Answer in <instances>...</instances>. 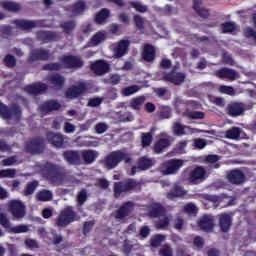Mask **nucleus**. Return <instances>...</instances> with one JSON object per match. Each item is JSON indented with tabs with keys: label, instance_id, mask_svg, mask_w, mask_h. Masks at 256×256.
Instances as JSON below:
<instances>
[{
	"label": "nucleus",
	"instance_id": "nucleus-1",
	"mask_svg": "<svg viewBox=\"0 0 256 256\" xmlns=\"http://www.w3.org/2000/svg\"><path fill=\"white\" fill-rule=\"evenodd\" d=\"M151 217H158L159 221L156 222L158 229H166L169 227V221H171V216L165 214V208H162L161 204H153L150 210Z\"/></svg>",
	"mask_w": 256,
	"mask_h": 256
},
{
	"label": "nucleus",
	"instance_id": "nucleus-2",
	"mask_svg": "<svg viewBox=\"0 0 256 256\" xmlns=\"http://www.w3.org/2000/svg\"><path fill=\"white\" fill-rule=\"evenodd\" d=\"M121 161H125V163H131V156L125 153L124 151H114L106 158V167L108 169H115Z\"/></svg>",
	"mask_w": 256,
	"mask_h": 256
},
{
	"label": "nucleus",
	"instance_id": "nucleus-3",
	"mask_svg": "<svg viewBox=\"0 0 256 256\" xmlns=\"http://www.w3.org/2000/svg\"><path fill=\"white\" fill-rule=\"evenodd\" d=\"M185 165V160L181 159H170L161 164L159 171L162 175H175L179 172V169Z\"/></svg>",
	"mask_w": 256,
	"mask_h": 256
},
{
	"label": "nucleus",
	"instance_id": "nucleus-4",
	"mask_svg": "<svg viewBox=\"0 0 256 256\" xmlns=\"http://www.w3.org/2000/svg\"><path fill=\"white\" fill-rule=\"evenodd\" d=\"M0 225L4 227L8 233H27V231H29V226L25 224L13 226L9 218H7V214L3 212H0Z\"/></svg>",
	"mask_w": 256,
	"mask_h": 256
},
{
	"label": "nucleus",
	"instance_id": "nucleus-5",
	"mask_svg": "<svg viewBox=\"0 0 256 256\" xmlns=\"http://www.w3.org/2000/svg\"><path fill=\"white\" fill-rule=\"evenodd\" d=\"M73 221H75V212H73L72 207H66L60 213L56 225H58V227H67V225L73 223Z\"/></svg>",
	"mask_w": 256,
	"mask_h": 256
},
{
	"label": "nucleus",
	"instance_id": "nucleus-6",
	"mask_svg": "<svg viewBox=\"0 0 256 256\" xmlns=\"http://www.w3.org/2000/svg\"><path fill=\"white\" fill-rule=\"evenodd\" d=\"M9 211L15 219L25 217V204L20 200H12L9 202Z\"/></svg>",
	"mask_w": 256,
	"mask_h": 256
},
{
	"label": "nucleus",
	"instance_id": "nucleus-7",
	"mask_svg": "<svg viewBox=\"0 0 256 256\" xmlns=\"http://www.w3.org/2000/svg\"><path fill=\"white\" fill-rule=\"evenodd\" d=\"M139 183L135 180H128L126 182H119L114 184V193L116 197H119L121 193H125L126 191H131V189H135Z\"/></svg>",
	"mask_w": 256,
	"mask_h": 256
},
{
	"label": "nucleus",
	"instance_id": "nucleus-8",
	"mask_svg": "<svg viewBox=\"0 0 256 256\" xmlns=\"http://www.w3.org/2000/svg\"><path fill=\"white\" fill-rule=\"evenodd\" d=\"M111 49L113 51V57H123V55H125L129 49V41L121 40L118 43H114L111 45Z\"/></svg>",
	"mask_w": 256,
	"mask_h": 256
},
{
	"label": "nucleus",
	"instance_id": "nucleus-9",
	"mask_svg": "<svg viewBox=\"0 0 256 256\" xmlns=\"http://www.w3.org/2000/svg\"><path fill=\"white\" fill-rule=\"evenodd\" d=\"M172 133L174 135H178V137H181L183 135H193V133H197V129H193L189 126H185L180 122H175L172 125Z\"/></svg>",
	"mask_w": 256,
	"mask_h": 256
},
{
	"label": "nucleus",
	"instance_id": "nucleus-10",
	"mask_svg": "<svg viewBox=\"0 0 256 256\" xmlns=\"http://www.w3.org/2000/svg\"><path fill=\"white\" fill-rule=\"evenodd\" d=\"M0 116L3 119H19L21 117V109L15 108L12 110L7 109V106H4L2 103H0Z\"/></svg>",
	"mask_w": 256,
	"mask_h": 256
},
{
	"label": "nucleus",
	"instance_id": "nucleus-11",
	"mask_svg": "<svg viewBox=\"0 0 256 256\" xmlns=\"http://www.w3.org/2000/svg\"><path fill=\"white\" fill-rule=\"evenodd\" d=\"M85 91H87V84L80 82L67 90L66 97L68 99H75V97L83 95Z\"/></svg>",
	"mask_w": 256,
	"mask_h": 256
},
{
	"label": "nucleus",
	"instance_id": "nucleus-12",
	"mask_svg": "<svg viewBox=\"0 0 256 256\" xmlns=\"http://www.w3.org/2000/svg\"><path fill=\"white\" fill-rule=\"evenodd\" d=\"M204 179H207V171L203 167H197L190 173L188 181L197 184Z\"/></svg>",
	"mask_w": 256,
	"mask_h": 256
},
{
	"label": "nucleus",
	"instance_id": "nucleus-13",
	"mask_svg": "<svg viewBox=\"0 0 256 256\" xmlns=\"http://www.w3.org/2000/svg\"><path fill=\"white\" fill-rule=\"evenodd\" d=\"M91 69L96 75H105L109 72V64L103 60H98L91 64Z\"/></svg>",
	"mask_w": 256,
	"mask_h": 256
},
{
	"label": "nucleus",
	"instance_id": "nucleus-14",
	"mask_svg": "<svg viewBox=\"0 0 256 256\" xmlns=\"http://www.w3.org/2000/svg\"><path fill=\"white\" fill-rule=\"evenodd\" d=\"M227 179L233 185H241L245 181V175L240 170H233L227 175Z\"/></svg>",
	"mask_w": 256,
	"mask_h": 256
},
{
	"label": "nucleus",
	"instance_id": "nucleus-15",
	"mask_svg": "<svg viewBox=\"0 0 256 256\" xmlns=\"http://www.w3.org/2000/svg\"><path fill=\"white\" fill-rule=\"evenodd\" d=\"M160 138L154 146V151H156V153H163L165 151V149H167V147H169V145H171V143L169 142V138H167V134L166 133H161L160 134Z\"/></svg>",
	"mask_w": 256,
	"mask_h": 256
},
{
	"label": "nucleus",
	"instance_id": "nucleus-16",
	"mask_svg": "<svg viewBox=\"0 0 256 256\" xmlns=\"http://www.w3.org/2000/svg\"><path fill=\"white\" fill-rule=\"evenodd\" d=\"M62 65L63 67H82L83 66V61H81L80 58L75 57V56H65L62 59Z\"/></svg>",
	"mask_w": 256,
	"mask_h": 256
},
{
	"label": "nucleus",
	"instance_id": "nucleus-17",
	"mask_svg": "<svg viewBox=\"0 0 256 256\" xmlns=\"http://www.w3.org/2000/svg\"><path fill=\"white\" fill-rule=\"evenodd\" d=\"M163 79L165 81H170V83H174V85H181V83L185 81V74L173 71L171 74L164 75Z\"/></svg>",
	"mask_w": 256,
	"mask_h": 256
},
{
	"label": "nucleus",
	"instance_id": "nucleus-18",
	"mask_svg": "<svg viewBox=\"0 0 256 256\" xmlns=\"http://www.w3.org/2000/svg\"><path fill=\"white\" fill-rule=\"evenodd\" d=\"M198 225L202 231H211L213 229V216L204 215L198 222Z\"/></svg>",
	"mask_w": 256,
	"mask_h": 256
},
{
	"label": "nucleus",
	"instance_id": "nucleus-19",
	"mask_svg": "<svg viewBox=\"0 0 256 256\" xmlns=\"http://www.w3.org/2000/svg\"><path fill=\"white\" fill-rule=\"evenodd\" d=\"M149 167H153V160L143 157L138 162V167H133L131 170V175H135L136 169H140L141 171H146Z\"/></svg>",
	"mask_w": 256,
	"mask_h": 256
},
{
	"label": "nucleus",
	"instance_id": "nucleus-20",
	"mask_svg": "<svg viewBox=\"0 0 256 256\" xmlns=\"http://www.w3.org/2000/svg\"><path fill=\"white\" fill-rule=\"evenodd\" d=\"M237 75V72L229 68H222L217 72V76L220 77V79H229V81H235Z\"/></svg>",
	"mask_w": 256,
	"mask_h": 256
},
{
	"label": "nucleus",
	"instance_id": "nucleus-21",
	"mask_svg": "<svg viewBox=\"0 0 256 256\" xmlns=\"http://www.w3.org/2000/svg\"><path fill=\"white\" fill-rule=\"evenodd\" d=\"M45 89H47V85L43 83H36V84L26 86L25 92L29 93L30 95H37L39 93H43Z\"/></svg>",
	"mask_w": 256,
	"mask_h": 256
},
{
	"label": "nucleus",
	"instance_id": "nucleus-22",
	"mask_svg": "<svg viewBox=\"0 0 256 256\" xmlns=\"http://www.w3.org/2000/svg\"><path fill=\"white\" fill-rule=\"evenodd\" d=\"M60 107L61 104H59L57 101L50 100L40 106V111H42V113H49V111H57V109Z\"/></svg>",
	"mask_w": 256,
	"mask_h": 256
},
{
	"label": "nucleus",
	"instance_id": "nucleus-23",
	"mask_svg": "<svg viewBox=\"0 0 256 256\" xmlns=\"http://www.w3.org/2000/svg\"><path fill=\"white\" fill-rule=\"evenodd\" d=\"M133 209V203L127 202L125 203L116 213V219H123L131 213Z\"/></svg>",
	"mask_w": 256,
	"mask_h": 256
},
{
	"label": "nucleus",
	"instance_id": "nucleus-24",
	"mask_svg": "<svg viewBox=\"0 0 256 256\" xmlns=\"http://www.w3.org/2000/svg\"><path fill=\"white\" fill-rule=\"evenodd\" d=\"M219 225H220L221 231H223L224 233H227V231L231 229V216L227 214H221Z\"/></svg>",
	"mask_w": 256,
	"mask_h": 256
},
{
	"label": "nucleus",
	"instance_id": "nucleus-25",
	"mask_svg": "<svg viewBox=\"0 0 256 256\" xmlns=\"http://www.w3.org/2000/svg\"><path fill=\"white\" fill-rule=\"evenodd\" d=\"M47 139L52 145H55V147H63V135L50 132L47 135Z\"/></svg>",
	"mask_w": 256,
	"mask_h": 256
},
{
	"label": "nucleus",
	"instance_id": "nucleus-26",
	"mask_svg": "<svg viewBox=\"0 0 256 256\" xmlns=\"http://www.w3.org/2000/svg\"><path fill=\"white\" fill-rule=\"evenodd\" d=\"M64 159L71 165H79L81 158L78 152L68 151L64 154Z\"/></svg>",
	"mask_w": 256,
	"mask_h": 256
},
{
	"label": "nucleus",
	"instance_id": "nucleus-27",
	"mask_svg": "<svg viewBox=\"0 0 256 256\" xmlns=\"http://www.w3.org/2000/svg\"><path fill=\"white\" fill-rule=\"evenodd\" d=\"M228 111L232 117H237L245 111V107H243V104L241 103H233L229 105Z\"/></svg>",
	"mask_w": 256,
	"mask_h": 256
},
{
	"label": "nucleus",
	"instance_id": "nucleus-28",
	"mask_svg": "<svg viewBox=\"0 0 256 256\" xmlns=\"http://www.w3.org/2000/svg\"><path fill=\"white\" fill-rule=\"evenodd\" d=\"M15 25L18 27V29L27 30L37 27V22L31 20H16Z\"/></svg>",
	"mask_w": 256,
	"mask_h": 256
},
{
	"label": "nucleus",
	"instance_id": "nucleus-29",
	"mask_svg": "<svg viewBox=\"0 0 256 256\" xmlns=\"http://www.w3.org/2000/svg\"><path fill=\"white\" fill-rule=\"evenodd\" d=\"M105 39H107V32L100 31L93 35L90 43H91V45H94V46L101 45V43H103V41H105Z\"/></svg>",
	"mask_w": 256,
	"mask_h": 256
},
{
	"label": "nucleus",
	"instance_id": "nucleus-30",
	"mask_svg": "<svg viewBox=\"0 0 256 256\" xmlns=\"http://www.w3.org/2000/svg\"><path fill=\"white\" fill-rule=\"evenodd\" d=\"M142 57L144 61H153L155 59V48L151 45H146Z\"/></svg>",
	"mask_w": 256,
	"mask_h": 256
},
{
	"label": "nucleus",
	"instance_id": "nucleus-31",
	"mask_svg": "<svg viewBox=\"0 0 256 256\" xmlns=\"http://www.w3.org/2000/svg\"><path fill=\"white\" fill-rule=\"evenodd\" d=\"M82 157L85 161V163H93L97 157H99V153L97 151L93 150H86L82 152Z\"/></svg>",
	"mask_w": 256,
	"mask_h": 256
},
{
	"label": "nucleus",
	"instance_id": "nucleus-32",
	"mask_svg": "<svg viewBox=\"0 0 256 256\" xmlns=\"http://www.w3.org/2000/svg\"><path fill=\"white\" fill-rule=\"evenodd\" d=\"M187 195V191L181 186H175L172 191L168 193V199H173L175 197H183Z\"/></svg>",
	"mask_w": 256,
	"mask_h": 256
},
{
	"label": "nucleus",
	"instance_id": "nucleus-33",
	"mask_svg": "<svg viewBox=\"0 0 256 256\" xmlns=\"http://www.w3.org/2000/svg\"><path fill=\"white\" fill-rule=\"evenodd\" d=\"M0 5L1 7H3V9H6L7 11H21V5L15 2L2 1Z\"/></svg>",
	"mask_w": 256,
	"mask_h": 256
},
{
	"label": "nucleus",
	"instance_id": "nucleus-34",
	"mask_svg": "<svg viewBox=\"0 0 256 256\" xmlns=\"http://www.w3.org/2000/svg\"><path fill=\"white\" fill-rule=\"evenodd\" d=\"M49 57V52L45 50H34L31 52V61H37V59H47Z\"/></svg>",
	"mask_w": 256,
	"mask_h": 256
},
{
	"label": "nucleus",
	"instance_id": "nucleus-35",
	"mask_svg": "<svg viewBox=\"0 0 256 256\" xmlns=\"http://www.w3.org/2000/svg\"><path fill=\"white\" fill-rule=\"evenodd\" d=\"M49 81L56 89H59L65 83V79L57 74L50 76Z\"/></svg>",
	"mask_w": 256,
	"mask_h": 256
},
{
	"label": "nucleus",
	"instance_id": "nucleus-36",
	"mask_svg": "<svg viewBox=\"0 0 256 256\" xmlns=\"http://www.w3.org/2000/svg\"><path fill=\"white\" fill-rule=\"evenodd\" d=\"M87 9V5H85V2H77L74 6H72V14L73 15H81L83 11Z\"/></svg>",
	"mask_w": 256,
	"mask_h": 256
},
{
	"label": "nucleus",
	"instance_id": "nucleus-37",
	"mask_svg": "<svg viewBox=\"0 0 256 256\" xmlns=\"http://www.w3.org/2000/svg\"><path fill=\"white\" fill-rule=\"evenodd\" d=\"M109 17V9H102L98 14H96L95 21L98 23V25H101L102 23H105V19Z\"/></svg>",
	"mask_w": 256,
	"mask_h": 256
},
{
	"label": "nucleus",
	"instance_id": "nucleus-38",
	"mask_svg": "<svg viewBox=\"0 0 256 256\" xmlns=\"http://www.w3.org/2000/svg\"><path fill=\"white\" fill-rule=\"evenodd\" d=\"M131 8L135 9L138 13H147V5L139 2V1H132L130 2Z\"/></svg>",
	"mask_w": 256,
	"mask_h": 256
},
{
	"label": "nucleus",
	"instance_id": "nucleus-39",
	"mask_svg": "<svg viewBox=\"0 0 256 256\" xmlns=\"http://www.w3.org/2000/svg\"><path fill=\"white\" fill-rule=\"evenodd\" d=\"M39 201H51L53 199V193L49 190H42L37 194Z\"/></svg>",
	"mask_w": 256,
	"mask_h": 256
},
{
	"label": "nucleus",
	"instance_id": "nucleus-40",
	"mask_svg": "<svg viewBox=\"0 0 256 256\" xmlns=\"http://www.w3.org/2000/svg\"><path fill=\"white\" fill-rule=\"evenodd\" d=\"M240 135H241V130H239V128H232L226 131L227 139H239Z\"/></svg>",
	"mask_w": 256,
	"mask_h": 256
},
{
	"label": "nucleus",
	"instance_id": "nucleus-41",
	"mask_svg": "<svg viewBox=\"0 0 256 256\" xmlns=\"http://www.w3.org/2000/svg\"><path fill=\"white\" fill-rule=\"evenodd\" d=\"M139 89L141 88L137 85L129 86L122 90V94L125 95L126 97H129V95H134V93H137Z\"/></svg>",
	"mask_w": 256,
	"mask_h": 256
},
{
	"label": "nucleus",
	"instance_id": "nucleus-42",
	"mask_svg": "<svg viewBox=\"0 0 256 256\" xmlns=\"http://www.w3.org/2000/svg\"><path fill=\"white\" fill-rule=\"evenodd\" d=\"M143 103H145V97L140 96L131 101V107L132 109H141V105H143Z\"/></svg>",
	"mask_w": 256,
	"mask_h": 256
},
{
	"label": "nucleus",
	"instance_id": "nucleus-43",
	"mask_svg": "<svg viewBox=\"0 0 256 256\" xmlns=\"http://www.w3.org/2000/svg\"><path fill=\"white\" fill-rule=\"evenodd\" d=\"M186 117H189V119H203L205 117V114L203 112H197V111H187L184 113Z\"/></svg>",
	"mask_w": 256,
	"mask_h": 256
},
{
	"label": "nucleus",
	"instance_id": "nucleus-44",
	"mask_svg": "<svg viewBox=\"0 0 256 256\" xmlns=\"http://www.w3.org/2000/svg\"><path fill=\"white\" fill-rule=\"evenodd\" d=\"M153 143V135L151 133H146L142 135V146L149 147Z\"/></svg>",
	"mask_w": 256,
	"mask_h": 256
},
{
	"label": "nucleus",
	"instance_id": "nucleus-45",
	"mask_svg": "<svg viewBox=\"0 0 256 256\" xmlns=\"http://www.w3.org/2000/svg\"><path fill=\"white\" fill-rule=\"evenodd\" d=\"M165 241V236L164 235H156L153 236L151 239V245L152 247H159V245H161V243Z\"/></svg>",
	"mask_w": 256,
	"mask_h": 256
},
{
	"label": "nucleus",
	"instance_id": "nucleus-46",
	"mask_svg": "<svg viewBox=\"0 0 256 256\" xmlns=\"http://www.w3.org/2000/svg\"><path fill=\"white\" fill-rule=\"evenodd\" d=\"M134 22H135L137 29H139L140 31L145 29V19H143L141 16L135 15Z\"/></svg>",
	"mask_w": 256,
	"mask_h": 256
},
{
	"label": "nucleus",
	"instance_id": "nucleus-47",
	"mask_svg": "<svg viewBox=\"0 0 256 256\" xmlns=\"http://www.w3.org/2000/svg\"><path fill=\"white\" fill-rule=\"evenodd\" d=\"M236 27H235V23L233 22H227L222 24V31L223 33H233V31H235Z\"/></svg>",
	"mask_w": 256,
	"mask_h": 256
},
{
	"label": "nucleus",
	"instance_id": "nucleus-48",
	"mask_svg": "<svg viewBox=\"0 0 256 256\" xmlns=\"http://www.w3.org/2000/svg\"><path fill=\"white\" fill-rule=\"evenodd\" d=\"M15 174L16 172L13 169L0 170V179H3V177L13 179V177H15Z\"/></svg>",
	"mask_w": 256,
	"mask_h": 256
},
{
	"label": "nucleus",
	"instance_id": "nucleus-49",
	"mask_svg": "<svg viewBox=\"0 0 256 256\" xmlns=\"http://www.w3.org/2000/svg\"><path fill=\"white\" fill-rule=\"evenodd\" d=\"M184 211L188 215H196V213H197V206H195V204H193V203H189V204H187L184 207Z\"/></svg>",
	"mask_w": 256,
	"mask_h": 256
},
{
	"label": "nucleus",
	"instance_id": "nucleus-50",
	"mask_svg": "<svg viewBox=\"0 0 256 256\" xmlns=\"http://www.w3.org/2000/svg\"><path fill=\"white\" fill-rule=\"evenodd\" d=\"M39 183L37 181L31 182L27 185L25 195H31L35 192V189H37V186Z\"/></svg>",
	"mask_w": 256,
	"mask_h": 256
},
{
	"label": "nucleus",
	"instance_id": "nucleus-51",
	"mask_svg": "<svg viewBox=\"0 0 256 256\" xmlns=\"http://www.w3.org/2000/svg\"><path fill=\"white\" fill-rule=\"evenodd\" d=\"M194 147L196 149H205L207 147V141L201 138L194 139Z\"/></svg>",
	"mask_w": 256,
	"mask_h": 256
},
{
	"label": "nucleus",
	"instance_id": "nucleus-52",
	"mask_svg": "<svg viewBox=\"0 0 256 256\" xmlns=\"http://www.w3.org/2000/svg\"><path fill=\"white\" fill-rule=\"evenodd\" d=\"M219 91L225 95H235V90L231 86H220Z\"/></svg>",
	"mask_w": 256,
	"mask_h": 256
},
{
	"label": "nucleus",
	"instance_id": "nucleus-53",
	"mask_svg": "<svg viewBox=\"0 0 256 256\" xmlns=\"http://www.w3.org/2000/svg\"><path fill=\"white\" fill-rule=\"evenodd\" d=\"M161 119H169L171 117V108L165 106L160 110Z\"/></svg>",
	"mask_w": 256,
	"mask_h": 256
},
{
	"label": "nucleus",
	"instance_id": "nucleus-54",
	"mask_svg": "<svg viewBox=\"0 0 256 256\" xmlns=\"http://www.w3.org/2000/svg\"><path fill=\"white\" fill-rule=\"evenodd\" d=\"M186 147H187V141L179 142L176 146V153H178V155H183V153H185Z\"/></svg>",
	"mask_w": 256,
	"mask_h": 256
},
{
	"label": "nucleus",
	"instance_id": "nucleus-55",
	"mask_svg": "<svg viewBox=\"0 0 256 256\" xmlns=\"http://www.w3.org/2000/svg\"><path fill=\"white\" fill-rule=\"evenodd\" d=\"M244 34L249 39H253V41H256V32H255V30H253V28H251V27L245 28Z\"/></svg>",
	"mask_w": 256,
	"mask_h": 256
},
{
	"label": "nucleus",
	"instance_id": "nucleus-56",
	"mask_svg": "<svg viewBox=\"0 0 256 256\" xmlns=\"http://www.w3.org/2000/svg\"><path fill=\"white\" fill-rule=\"evenodd\" d=\"M101 103H103V98H99V97L91 98L88 101L89 107H99V105H101Z\"/></svg>",
	"mask_w": 256,
	"mask_h": 256
},
{
	"label": "nucleus",
	"instance_id": "nucleus-57",
	"mask_svg": "<svg viewBox=\"0 0 256 256\" xmlns=\"http://www.w3.org/2000/svg\"><path fill=\"white\" fill-rule=\"evenodd\" d=\"M40 37L47 43V41H53L54 34L51 32H41Z\"/></svg>",
	"mask_w": 256,
	"mask_h": 256
},
{
	"label": "nucleus",
	"instance_id": "nucleus-58",
	"mask_svg": "<svg viewBox=\"0 0 256 256\" xmlns=\"http://www.w3.org/2000/svg\"><path fill=\"white\" fill-rule=\"evenodd\" d=\"M25 245L26 247H28V249H37L39 247V244L37 243V241L33 239H27L25 241Z\"/></svg>",
	"mask_w": 256,
	"mask_h": 256
},
{
	"label": "nucleus",
	"instance_id": "nucleus-59",
	"mask_svg": "<svg viewBox=\"0 0 256 256\" xmlns=\"http://www.w3.org/2000/svg\"><path fill=\"white\" fill-rule=\"evenodd\" d=\"M85 201H87V192L85 190H82L78 194V204L83 205L85 203Z\"/></svg>",
	"mask_w": 256,
	"mask_h": 256
},
{
	"label": "nucleus",
	"instance_id": "nucleus-60",
	"mask_svg": "<svg viewBox=\"0 0 256 256\" xmlns=\"http://www.w3.org/2000/svg\"><path fill=\"white\" fill-rule=\"evenodd\" d=\"M160 255L161 256H173V250H171V247H169V246H164L160 250Z\"/></svg>",
	"mask_w": 256,
	"mask_h": 256
},
{
	"label": "nucleus",
	"instance_id": "nucleus-61",
	"mask_svg": "<svg viewBox=\"0 0 256 256\" xmlns=\"http://www.w3.org/2000/svg\"><path fill=\"white\" fill-rule=\"evenodd\" d=\"M4 63L5 65H7V67H14L15 66V57L8 55L5 57L4 59Z\"/></svg>",
	"mask_w": 256,
	"mask_h": 256
},
{
	"label": "nucleus",
	"instance_id": "nucleus-62",
	"mask_svg": "<svg viewBox=\"0 0 256 256\" xmlns=\"http://www.w3.org/2000/svg\"><path fill=\"white\" fill-rule=\"evenodd\" d=\"M95 129H96V133L101 134L107 131L108 126L105 123H99L96 125Z\"/></svg>",
	"mask_w": 256,
	"mask_h": 256
},
{
	"label": "nucleus",
	"instance_id": "nucleus-63",
	"mask_svg": "<svg viewBox=\"0 0 256 256\" xmlns=\"http://www.w3.org/2000/svg\"><path fill=\"white\" fill-rule=\"evenodd\" d=\"M65 33H71L75 29V22H67L63 25Z\"/></svg>",
	"mask_w": 256,
	"mask_h": 256
},
{
	"label": "nucleus",
	"instance_id": "nucleus-64",
	"mask_svg": "<svg viewBox=\"0 0 256 256\" xmlns=\"http://www.w3.org/2000/svg\"><path fill=\"white\" fill-rule=\"evenodd\" d=\"M63 129L65 133H75V125L69 122H65Z\"/></svg>",
	"mask_w": 256,
	"mask_h": 256
}]
</instances>
